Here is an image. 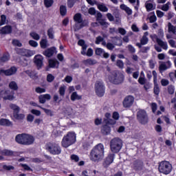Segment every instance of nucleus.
I'll list each match as a JSON object with an SVG mask.
<instances>
[{
    "label": "nucleus",
    "instance_id": "26",
    "mask_svg": "<svg viewBox=\"0 0 176 176\" xmlns=\"http://www.w3.org/2000/svg\"><path fill=\"white\" fill-rule=\"evenodd\" d=\"M97 8L100 12H107L109 10L108 7H107V6L103 3H97Z\"/></svg>",
    "mask_w": 176,
    "mask_h": 176
},
{
    "label": "nucleus",
    "instance_id": "13",
    "mask_svg": "<svg viewBox=\"0 0 176 176\" xmlns=\"http://www.w3.org/2000/svg\"><path fill=\"white\" fill-rule=\"evenodd\" d=\"M115 159V154L110 153L109 154L104 160L102 166L104 168H108L112 163H113V160Z\"/></svg>",
    "mask_w": 176,
    "mask_h": 176
},
{
    "label": "nucleus",
    "instance_id": "59",
    "mask_svg": "<svg viewBox=\"0 0 176 176\" xmlns=\"http://www.w3.org/2000/svg\"><path fill=\"white\" fill-rule=\"evenodd\" d=\"M35 91L36 93H38V94L46 93V89L45 88H41L38 87L36 88Z\"/></svg>",
    "mask_w": 176,
    "mask_h": 176
},
{
    "label": "nucleus",
    "instance_id": "11",
    "mask_svg": "<svg viewBox=\"0 0 176 176\" xmlns=\"http://www.w3.org/2000/svg\"><path fill=\"white\" fill-rule=\"evenodd\" d=\"M0 96H1L3 100H9L10 101H12V100H14V98H16L14 97V91H1L0 92Z\"/></svg>",
    "mask_w": 176,
    "mask_h": 176
},
{
    "label": "nucleus",
    "instance_id": "7",
    "mask_svg": "<svg viewBox=\"0 0 176 176\" xmlns=\"http://www.w3.org/2000/svg\"><path fill=\"white\" fill-rule=\"evenodd\" d=\"M45 149L50 152L51 155H60L61 153V147L58 144L54 142H49L45 146Z\"/></svg>",
    "mask_w": 176,
    "mask_h": 176
},
{
    "label": "nucleus",
    "instance_id": "62",
    "mask_svg": "<svg viewBox=\"0 0 176 176\" xmlns=\"http://www.w3.org/2000/svg\"><path fill=\"white\" fill-rule=\"evenodd\" d=\"M106 47L108 50H113V49H115V45L111 43H107Z\"/></svg>",
    "mask_w": 176,
    "mask_h": 176
},
{
    "label": "nucleus",
    "instance_id": "18",
    "mask_svg": "<svg viewBox=\"0 0 176 176\" xmlns=\"http://www.w3.org/2000/svg\"><path fill=\"white\" fill-rule=\"evenodd\" d=\"M156 42L160 47L164 49V50H167L168 49V45H167V42L163 41L162 39L159 38L157 36L155 35Z\"/></svg>",
    "mask_w": 176,
    "mask_h": 176
},
{
    "label": "nucleus",
    "instance_id": "25",
    "mask_svg": "<svg viewBox=\"0 0 176 176\" xmlns=\"http://www.w3.org/2000/svg\"><path fill=\"white\" fill-rule=\"evenodd\" d=\"M10 109L13 111V115L17 113V112H20V107L17 106L16 104L10 103L9 104Z\"/></svg>",
    "mask_w": 176,
    "mask_h": 176
},
{
    "label": "nucleus",
    "instance_id": "37",
    "mask_svg": "<svg viewBox=\"0 0 176 176\" xmlns=\"http://www.w3.org/2000/svg\"><path fill=\"white\" fill-rule=\"evenodd\" d=\"M1 155H3V156H13L14 152L10 150L3 149L1 150Z\"/></svg>",
    "mask_w": 176,
    "mask_h": 176
},
{
    "label": "nucleus",
    "instance_id": "15",
    "mask_svg": "<svg viewBox=\"0 0 176 176\" xmlns=\"http://www.w3.org/2000/svg\"><path fill=\"white\" fill-rule=\"evenodd\" d=\"M17 53L21 54V56H24L25 57H31L35 54V51L20 48L18 50Z\"/></svg>",
    "mask_w": 176,
    "mask_h": 176
},
{
    "label": "nucleus",
    "instance_id": "47",
    "mask_svg": "<svg viewBox=\"0 0 176 176\" xmlns=\"http://www.w3.org/2000/svg\"><path fill=\"white\" fill-rule=\"evenodd\" d=\"M167 89H168V94H170V95L174 94V91L175 90V88L174 87V85H170L168 86Z\"/></svg>",
    "mask_w": 176,
    "mask_h": 176
},
{
    "label": "nucleus",
    "instance_id": "10",
    "mask_svg": "<svg viewBox=\"0 0 176 176\" xmlns=\"http://www.w3.org/2000/svg\"><path fill=\"white\" fill-rule=\"evenodd\" d=\"M74 21L76 22L74 25V31H78L80 30L83 27V25L79 24H82L83 23V19L82 18V14L77 13L74 16Z\"/></svg>",
    "mask_w": 176,
    "mask_h": 176
},
{
    "label": "nucleus",
    "instance_id": "22",
    "mask_svg": "<svg viewBox=\"0 0 176 176\" xmlns=\"http://www.w3.org/2000/svg\"><path fill=\"white\" fill-rule=\"evenodd\" d=\"M145 6L147 12H151L156 9V5L152 3H149V1L146 2Z\"/></svg>",
    "mask_w": 176,
    "mask_h": 176
},
{
    "label": "nucleus",
    "instance_id": "34",
    "mask_svg": "<svg viewBox=\"0 0 176 176\" xmlns=\"http://www.w3.org/2000/svg\"><path fill=\"white\" fill-rule=\"evenodd\" d=\"M120 8L122 10H125L126 13H127V14H129V16H130L133 13V11L131 10V9H130V8L127 7V6H126L124 4H122L120 6Z\"/></svg>",
    "mask_w": 176,
    "mask_h": 176
},
{
    "label": "nucleus",
    "instance_id": "17",
    "mask_svg": "<svg viewBox=\"0 0 176 176\" xmlns=\"http://www.w3.org/2000/svg\"><path fill=\"white\" fill-rule=\"evenodd\" d=\"M34 63L38 69H41L43 67V56L41 55H36L34 56Z\"/></svg>",
    "mask_w": 176,
    "mask_h": 176
},
{
    "label": "nucleus",
    "instance_id": "43",
    "mask_svg": "<svg viewBox=\"0 0 176 176\" xmlns=\"http://www.w3.org/2000/svg\"><path fill=\"white\" fill-rule=\"evenodd\" d=\"M30 36H32V38L33 39H34L35 41H39V39H41V36H39V34H38L36 32H32L30 34Z\"/></svg>",
    "mask_w": 176,
    "mask_h": 176
},
{
    "label": "nucleus",
    "instance_id": "54",
    "mask_svg": "<svg viewBox=\"0 0 176 176\" xmlns=\"http://www.w3.org/2000/svg\"><path fill=\"white\" fill-rule=\"evenodd\" d=\"M4 24H6V16L3 14L1 16L0 27Z\"/></svg>",
    "mask_w": 176,
    "mask_h": 176
},
{
    "label": "nucleus",
    "instance_id": "24",
    "mask_svg": "<svg viewBox=\"0 0 176 176\" xmlns=\"http://www.w3.org/2000/svg\"><path fill=\"white\" fill-rule=\"evenodd\" d=\"M101 133L103 134V135H108V134L111 133V127L107 124L103 126L101 129Z\"/></svg>",
    "mask_w": 176,
    "mask_h": 176
},
{
    "label": "nucleus",
    "instance_id": "60",
    "mask_svg": "<svg viewBox=\"0 0 176 176\" xmlns=\"http://www.w3.org/2000/svg\"><path fill=\"white\" fill-rule=\"evenodd\" d=\"M149 50H151V47H142L140 49L141 53H148V52H149Z\"/></svg>",
    "mask_w": 176,
    "mask_h": 176
},
{
    "label": "nucleus",
    "instance_id": "63",
    "mask_svg": "<svg viewBox=\"0 0 176 176\" xmlns=\"http://www.w3.org/2000/svg\"><path fill=\"white\" fill-rule=\"evenodd\" d=\"M31 113L35 115L36 116H41V111L36 109H32Z\"/></svg>",
    "mask_w": 176,
    "mask_h": 176
},
{
    "label": "nucleus",
    "instance_id": "36",
    "mask_svg": "<svg viewBox=\"0 0 176 176\" xmlns=\"http://www.w3.org/2000/svg\"><path fill=\"white\" fill-rule=\"evenodd\" d=\"M13 116L16 120H23V119L25 118V115L23 113H19V112L15 113V114H13Z\"/></svg>",
    "mask_w": 176,
    "mask_h": 176
},
{
    "label": "nucleus",
    "instance_id": "3",
    "mask_svg": "<svg viewBox=\"0 0 176 176\" xmlns=\"http://www.w3.org/2000/svg\"><path fill=\"white\" fill-rule=\"evenodd\" d=\"M76 142V135L74 132H69L63 137L61 144L63 148H68Z\"/></svg>",
    "mask_w": 176,
    "mask_h": 176
},
{
    "label": "nucleus",
    "instance_id": "57",
    "mask_svg": "<svg viewBox=\"0 0 176 176\" xmlns=\"http://www.w3.org/2000/svg\"><path fill=\"white\" fill-rule=\"evenodd\" d=\"M104 41V38H102L100 36H98V37H96V41L95 43L96 45H100L101 43V42H102Z\"/></svg>",
    "mask_w": 176,
    "mask_h": 176
},
{
    "label": "nucleus",
    "instance_id": "5",
    "mask_svg": "<svg viewBox=\"0 0 176 176\" xmlns=\"http://www.w3.org/2000/svg\"><path fill=\"white\" fill-rule=\"evenodd\" d=\"M158 170L162 174L168 175L173 171V165L168 161H162L159 164Z\"/></svg>",
    "mask_w": 176,
    "mask_h": 176
},
{
    "label": "nucleus",
    "instance_id": "21",
    "mask_svg": "<svg viewBox=\"0 0 176 176\" xmlns=\"http://www.w3.org/2000/svg\"><path fill=\"white\" fill-rule=\"evenodd\" d=\"M55 52H56V48L51 47V48L47 49L45 52H43V54H44L45 57H52V56L54 54Z\"/></svg>",
    "mask_w": 176,
    "mask_h": 176
},
{
    "label": "nucleus",
    "instance_id": "6",
    "mask_svg": "<svg viewBox=\"0 0 176 176\" xmlns=\"http://www.w3.org/2000/svg\"><path fill=\"white\" fill-rule=\"evenodd\" d=\"M110 80L113 85H120L124 82V75L119 71H113L110 77Z\"/></svg>",
    "mask_w": 176,
    "mask_h": 176
},
{
    "label": "nucleus",
    "instance_id": "2",
    "mask_svg": "<svg viewBox=\"0 0 176 176\" xmlns=\"http://www.w3.org/2000/svg\"><path fill=\"white\" fill-rule=\"evenodd\" d=\"M15 141L21 145H32L34 141H35V138L31 135L22 133L16 136Z\"/></svg>",
    "mask_w": 176,
    "mask_h": 176
},
{
    "label": "nucleus",
    "instance_id": "38",
    "mask_svg": "<svg viewBox=\"0 0 176 176\" xmlns=\"http://www.w3.org/2000/svg\"><path fill=\"white\" fill-rule=\"evenodd\" d=\"M85 65H94V64H97V62L94 59L89 58L83 61Z\"/></svg>",
    "mask_w": 176,
    "mask_h": 176
},
{
    "label": "nucleus",
    "instance_id": "42",
    "mask_svg": "<svg viewBox=\"0 0 176 176\" xmlns=\"http://www.w3.org/2000/svg\"><path fill=\"white\" fill-rule=\"evenodd\" d=\"M104 123H105V124L107 126H108V124H116V120H113L112 118L104 119Z\"/></svg>",
    "mask_w": 176,
    "mask_h": 176
},
{
    "label": "nucleus",
    "instance_id": "9",
    "mask_svg": "<svg viewBox=\"0 0 176 176\" xmlns=\"http://www.w3.org/2000/svg\"><path fill=\"white\" fill-rule=\"evenodd\" d=\"M137 119L141 124H146L148 123V114L145 110L140 109L137 113Z\"/></svg>",
    "mask_w": 176,
    "mask_h": 176
},
{
    "label": "nucleus",
    "instance_id": "44",
    "mask_svg": "<svg viewBox=\"0 0 176 176\" xmlns=\"http://www.w3.org/2000/svg\"><path fill=\"white\" fill-rule=\"evenodd\" d=\"M58 93L60 97H64L65 96V86H61L59 87Z\"/></svg>",
    "mask_w": 176,
    "mask_h": 176
},
{
    "label": "nucleus",
    "instance_id": "31",
    "mask_svg": "<svg viewBox=\"0 0 176 176\" xmlns=\"http://www.w3.org/2000/svg\"><path fill=\"white\" fill-rule=\"evenodd\" d=\"M9 87L10 89H11L12 91H17L19 90V85H17V82H16L15 81H11L9 83Z\"/></svg>",
    "mask_w": 176,
    "mask_h": 176
},
{
    "label": "nucleus",
    "instance_id": "29",
    "mask_svg": "<svg viewBox=\"0 0 176 176\" xmlns=\"http://www.w3.org/2000/svg\"><path fill=\"white\" fill-rule=\"evenodd\" d=\"M148 35V32H144L142 38L140 40L141 45H146L148 42H149V39L147 37Z\"/></svg>",
    "mask_w": 176,
    "mask_h": 176
},
{
    "label": "nucleus",
    "instance_id": "55",
    "mask_svg": "<svg viewBox=\"0 0 176 176\" xmlns=\"http://www.w3.org/2000/svg\"><path fill=\"white\" fill-rule=\"evenodd\" d=\"M75 2H76V0H67L68 8H74V5H75Z\"/></svg>",
    "mask_w": 176,
    "mask_h": 176
},
{
    "label": "nucleus",
    "instance_id": "19",
    "mask_svg": "<svg viewBox=\"0 0 176 176\" xmlns=\"http://www.w3.org/2000/svg\"><path fill=\"white\" fill-rule=\"evenodd\" d=\"M13 31L12 27L9 25H7L0 29V34L1 35H9Z\"/></svg>",
    "mask_w": 176,
    "mask_h": 176
},
{
    "label": "nucleus",
    "instance_id": "61",
    "mask_svg": "<svg viewBox=\"0 0 176 176\" xmlns=\"http://www.w3.org/2000/svg\"><path fill=\"white\" fill-rule=\"evenodd\" d=\"M3 170H6L7 171H10V170H14V166H11V165H10V166L4 165L3 166Z\"/></svg>",
    "mask_w": 176,
    "mask_h": 176
},
{
    "label": "nucleus",
    "instance_id": "64",
    "mask_svg": "<svg viewBox=\"0 0 176 176\" xmlns=\"http://www.w3.org/2000/svg\"><path fill=\"white\" fill-rule=\"evenodd\" d=\"M155 64H156V62L153 60V59H151L149 60V67L151 69H153V68H155Z\"/></svg>",
    "mask_w": 176,
    "mask_h": 176
},
{
    "label": "nucleus",
    "instance_id": "40",
    "mask_svg": "<svg viewBox=\"0 0 176 176\" xmlns=\"http://www.w3.org/2000/svg\"><path fill=\"white\" fill-rule=\"evenodd\" d=\"M25 74L28 75V76H30V78H35V76H36V75H38V74L36 73L34 70H26V71H25Z\"/></svg>",
    "mask_w": 176,
    "mask_h": 176
},
{
    "label": "nucleus",
    "instance_id": "14",
    "mask_svg": "<svg viewBox=\"0 0 176 176\" xmlns=\"http://www.w3.org/2000/svg\"><path fill=\"white\" fill-rule=\"evenodd\" d=\"M134 96H127L124 98L122 105L124 108H130V107L133 106V104H134Z\"/></svg>",
    "mask_w": 176,
    "mask_h": 176
},
{
    "label": "nucleus",
    "instance_id": "53",
    "mask_svg": "<svg viewBox=\"0 0 176 176\" xmlns=\"http://www.w3.org/2000/svg\"><path fill=\"white\" fill-rule=\"evenodd\" d=\"M54 76H53L52 74H49L47 76V81L49 82V83H52V82H53V80H54Z\"/></svg>",
    "mask_w": 176,
    "mask_h": 176
},
{
    "label": "nucleus",
    "instance_id": "52",
    "mask_svg": "<svg viewBox=\"0 0 176 176\" xmlns=\"http://www.w3.org/2000/svg\"><path fill=\"white\" fill-rule=\"evenodd\" d=\"M104 52V50H102V48H96L95 50L96 56H102Z\"/></svg>",
    "mask_w": 176,
    "mask_h": 176
},
{
    "label": "nucleus",
    "instance_id": "46",
    "mask_svg": "<svg viewBox=\"0 0 176 176\" xmlns=\"http://www.w3.org/2000/svg\"><path fill=\"white\" fill-rule=\"evenodd\" d=\"M54 2V1L53 0H44V5H45V8H51V6H52Z\"/></svg>",
    "mask_w": 176,
    "mask_h": 176
},
{
    "label": "nucleus",
    "instance_id": "39",
    "mask_svg": "<svg viewBox=\"0 0 176 176\" xmlns=\"http://www.w3.org/2000/svg\"><path fill=\"white\" fill-rule=\"evenodd\" d=\"M154 94L156 96H159L160 93V87H159V84L157 82H154V88H153Z\"/></svg>",
    "mask_w": 176,
    "mask_h": 176
},
{
    "label": "nucleus",
    "instance_id": "27",
    "mask_svg": "<svg viewBox=\"0 0 176 176\" xmlns=\"http://www.w3.org/2000/svg\"><path fill=\"white\" fill-rule=\"evenodd\" d=\"M40 46L41 49H46L49 47V42L47 41V39L46 38H42L40 41Z\"/></svg>",
    "mask_w": 176,
    "mask_h": 176
},
{
    "label": "nucleus",
    "instance_id": "30",
    "mask_svg": "<svg viewBox=\"0 0 176 176\" xmlns=\"http://www.w3.org/2000/svg\"><path fill=\"white\" fill-rule=\"evenodd\" d=\"M10 57L9 56L8 54H3L1 57H0V65L4 64L6 61H9Z\"/></svg>",
    "mask_w": 176,
    "mask_h": 176
},
{
    "label": "nucleus",
    "instance_id": "41",
    "mask_svg": "<svg viewBox=\"0 0 176 176\" xmlns=\"http://www.w3.org/2000/svg\"><path fill=\"white\" fill-rule=\"evenodd\" d=\"M59 63L57 60L51 59L49 60V66L50 68H56V65H58Z\"/></svg>",
    "mask_w": 176,
    "mask_h": 176
},
{
    "label": "nucleus",
    "instance_id": "35",
    "mask_svg": "<svg viewBox=\"0 0 176 176\" xmlns=\"http://www.w3.org/2000/svg\"><path fill=\"white\" fill-rule=\"evenodd\" d=\"M168 32H173L174 35H176V26L173 25L171 23H168Z\"/></svg>",
    "mask_w": 176,
    "mask_h": 176
},
{
    "label": "nucleus",
    "instance_id": "16",
    "mask_svg": "<svg viewBox=\"0 0 176 176\" xmlns=\"http://www.w3.org/2000/svg\"><path fill=\"white\" fill-rule=\"evenodd\" d=\"M159 71L160 74H163L164 71L168 69V68H171V62L168 60L166 62H160Z\"/></svg>",
    "mask_w": 176,
    "mask_h": 176
},
{
    "label": "nucleus",
    "instance_id": "48",
    "mask_svg": "<svg viewBox=\"0 0 176 176\" xmlns=\"http://www.w3.org/2000/svg\"><path fill=\"white\" fill-rule=\"evenodd\" d=\"M162 86L166 87L170 85V81L168 79L162 78L160 81Z\"/></svg>",
    "mask_w": 176,
    "mask_h": 176
},
{
    "label": "nucleus",
    "instance_id": "49",
    "mask_svg": "<svg viewBox=\"0 0 176 176\" xmlns=\"http://www.w3.org/2000/svg\"><path fill=\"white\" fill-rule=\"evenodd\" d=\"M98 22L100 25H102V27H104V28H107L109 25L108 23L105 21V19H100V21H98Z\"/></svg>",
    "mask_w": 176,
    "mask_h": 176
},
{
    "label": "nucleus",
    "instance_id": "45",
    "mask_svg": "<svg viewBox=\"0 0 176 176\" xmlns=\"http://www.w3.org/2000/svg\"><path fill=\"white\" fill-rule=\"evenodd\" d=\"M60 13L61 16H65L67 14V7L65 6H60Z\"/></svg>",
    "mask_w": 176,
    "mask_h": 176
},
{
    "label": "nucleus",
    "instance_id": "20",
    "mask_svg": "<svg viewBox=\"0 0 176 176\" xmlns=\"http://www.w3.org/2000/svg\"><path fill=\"white\" fill-rule=\"evenodd\" d=\"M52 96L49 94L41 95L38 96V101L40 104H45L46 102V100L49 101V100H51Z\"/></svg>",
    "mask_w": 176,
    "mask_h": 176
},
{
    "label": "nucleus",
    "instance_id": "1",
    "mask_svg": "<svg viewBox=\"0 0 176 176\" xmlns=\"http://www.w3.org/2000/svg\"><path fill=\"white\" fill-rule=\"evenodd\" d=\"M104 145L102 144H98L95 146L89 153V159L94 163H98L104 159Z\"/></svg>",
    "mask_w": 176,
    "mask_h": 176
},
{
    "label": "nucleus",
    "instance_id": "56",
    "mask_svg": "<svg viewBox=\"0 0 176 176\" xmlns=\"http://www.w3.org/2000/svg\"><path fill=\"white\" fill-rule=\"evenodd\" d=\"M29 45L32 47H38V42L34 40L29 41Z\"/></svg>",
    "mask_w": 176,
    "mask_h": 176
},
{
    "label": "nucleus",
    "instance_id": "51",
    "mask_svg": "<svg viewBox=\"0 0 176 176\" xmlns=\"http://www.w3.org/2000/svg\"><path fill=\"white\" fill-rule=\"evenodd\" d=\"M41 109H43V111H44V112H45L46 115H47L48 116H53L54 114L52 110L43 107H41Z\"/></svg>",
    "mask_w": 176,
    "mask_h": 176
},
{
    "label": "nucleus",
    "instance_id": "12",
    "mask_svg": "<svg viewBox=\"0 0 176 176\" xmlns=\"http://www.w3.org/2000/svg\"><path fill=\"white\" fill-rule=\"evenodd\" d=\"M131 167L133 170H134L135 171H137L138 173L140 171H142L144 167V162H142V160H136L133 162L131 164Z\"/></svg>",
    "mask_w": 176,
    "mask_h": 176
},
{
    "label": "nucleus",
    "instance_id": "50",
    "mask_svg": "<svg viewBox=\"0 0 176 176\" xmlns=\"http://www.w3.org/2000/svg\"><path fill=\"white\" fill-rule=\"evenodd\" d=\"M12 45L14 46H18V47H21V46H23V44L20 42V41L16 39L12 40Z\"/></svg>",
    "mask_w": 176,
    "mask_h": 176
},
{
    "label": "nucleus",
    "instance_id": "23",
    "mask_svg": "<svg viewBox=\"0 0 176 176\" xmlns=\"http://www.w3.org/2000/svg\"><path fill=\"white\" fill-rule=\"evenodd\" d=\"M17 72V69L14 67H12L6 70V76H10L12 75H14L16 72Z\"/></svg>",
    "mask_w": 176,
    "mask_h": 176
},
{
    "label": "nucleus",
    "instance_id": "8",
    "mask_svg": "<svg viewBox=\"0 0 176 176\" xmlns=\"http://www.w3.org/2000/svg\"><path fill=\"white\" fill-rule=\"evenodd\" d=\"M95 91L98 97H102L105 94V86L102 80H98L95 83Z\"/></svg>",
    "mask_w": 176,
    "mask_h": 176
},
{
    "label": "nucleus",
    "instance_id": "28",
    "mask_svg": "<svg viewBox=\"0 0 176 176\" xmlns=\"http://www.w3.org/2000/svg\"><path fill=\"white\" fill-rule=\"evenodd\" d=\"M0 125L10 126H12L13 124L9 120L3 118L0 120Z\"/></svg>",
    "mask_w": 176,
    "mask_h": 176
},
{
    "label": "nucleus",
    "instance_id": "33",
    "mask_svg": "<svg viewBox=\"0 0 176 176\" xmlns=\"http://www.w3.org/2000/svg\"><path fill=\"white\" fill-rule=\"evenodd\" d=\"M47 35L50 39H54V29L50 28L47 30Z\"/></svg>",
    "mask_w": 176,
    "mask_h": 176
},
{
    "label": "nucleus",
    "instance_id": "4",
    "mask_svg": "<svg viewBox=\"0 0 176 176\" xmlns=\"http://www.w3.org/2000/svg\"><path fill=\"white\" fill-rule=\"evenodd\" d=\"M123 146V142L119 138H114L110 142V149L113 153L120 152Z\"/></svg>",
    "mask_w": 176,
    "mask_h": 176
},
{
    "label": "nucleus",
    "instance_id": "32",
    "mask_svg": "<svg viewBox=\"0 0 176 176\" xmlns=\"http://www.w3.org/2000/svg\"><path fill=\"white\" fill-rule=\"evenodd\" d=\"M70 100L72 101H76V100H82V96L78 95V93L73 92L70 96Z\"/></svg>",
    "mask_w": 176,
    "mask_h": 176
},
{
    "label": "nucleus",
    "instance_id": "58",
    "mask_svg": "<svg viewBox=\"0 0 176 176\" xmlns=\"http://www.w3.org/2000/svg\"><path fill=\"white\" fill-rule=\"evenodd\" d=\"M169 5L170 2H168L166 4L163 5L162 7V10H164V12H167L168 9H170V7L168 6Z\"/></svg>",
    "mask_w": 176,
    "mask_h": 176
}]
</instances>
